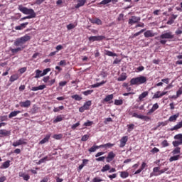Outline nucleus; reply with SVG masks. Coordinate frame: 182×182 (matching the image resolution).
Listing matches in <instances>:
<instances>
[{
  "mask_svg": "<svg viewBox=\"0 0 182 182\" xmlns=\"http://www.w3.org/2000/svg\"><path fill=\"white\" fill-rule=\"evenodd\" d=\"M28 41H31V37L28 35H25L21 38H17L14 43V46H16V48H11V51L12 53H18V52H21L25 48V44Z\"/></svg>",
  "mask_w": 182,
  "mask_h": 182,
  "instance_id": "1",
  "label": "nucleus"
},
{
  "mask_svg": "<svg viewBox=\"0 0 182 182\" xmlns=\"http://www.w3.org/2000/svg\"><path fill=\"white\" fill-rule=\"evenodd\" d=\"M160 44L161 45H166L167 43V40L166 39H174V34H173V32L167 31L164 32L161 36H160Z\"/></svg>",
  "mask_w": 182,
  "mask_h": 182,
  "instance_id": "2",
  "label": "nucleus"
},
{
  "mask_svg": "<svg viewBox=\"0 0 182 182\" xmlns=\"http://www.w3.org/2000/svg\"><path fill=\"white\" fill-rule=\"evenodd\" d=\"M18 10L24 15H28V16H31V18H36V13L32 9H28L26 7H23V6L20 5L18 6Z\"/></svg>",
  "mask_w": 182,
  "mask_h": 182,
  "instance_id": "3",
  "label": "nucleus"
},
{
  "mask_svg": "<svg viewBox=\"0 0 182 182\" xmlns=\"http://www.w3.org/2000/svg\"><path fill=\"white\" fill-rule=\"evenodd\" d=\"M147 82V78L144 76H140L135 78H132L130 80L131 85H143Z\"/></svg>",
  "mask_w": 182,
  "mask_h": 182,
  "instance_id": "4",
  "label": "nucleus"
},
{
  "mask_svg": "<svg viewBox=\"0 0 182 182\" xmlns=\"http://www.w3.org/2000/svg\"><path fill=\"white\" fill-rule=\"evenodd\" d=\"M141 19V18L139 16H132L129 19L128 23H129V25H130L132 26V25H134L135 23H139V22H140Z\"/></svg>",
  "mask_w": 182,
  "mask_h": 182,
  "instance_id": "5",
  "label": "nucleus"
},
{
  "mask_svg": "<svg viewBox=\"0 0 182 182\" xmlns=\"http://www.w3.org/2000/svg\"><path fill=\"white\" fill-rule=\"evenodd\" d=\"M103 39H106V37H105V36H90L89 38V41L90 42L103 41Z\"/></svg>",
  "mask_w": 182,
  "mask_h": 182,
  "instance_id": "6",
  "label": "nucleus"
},
{
  "mask_svg": "<svg viewBox=\"0 0 182 182\" xmlns=\"http://www.w3.org/2000/svg\"><path fill=\"white\" fill-rule=\"evenodd\" d=\"M22 144H26V139L22 138L13 143L14 147H18V146H22Z\"/></svg>",
  "mask_w": 182,
  "mask_h": 182,
  "instance_id": "7",
  "label": "nucleus"
},
{
  "mask_svg": "<svg viewBox=\"0 0 182 182\" xmlns=\"http://www.w3.org/2000/svg\"><path fill=\"white\" fill-rule=\"evenodd\" d=\"M18 177H22L25 181H28L31 178L29 174L25 173V172L22 171L18 173Z\"/></svg>",
  "mask_w": 182,
  "mask_h": 182,
  "instance_id": "8",
  "label": "nucleus"
},
{
  "mask_svg": "<svg viewBox=\"0 0 182 182\" xmlns=\"http://www.w3.org/2000/svg\"><path fill=\"white\" fill-rule=\"evenodd\" d=\"M127 140H129V137L127 136H123L120 140L119 147H124L126 146V143H127Z\"/></svg>",
  "mask_w": 182,
  "mask_h": 182,
  "instance_id": "9",
  "label": "nucleus"
},
{
  "mask_svg": "<svg viewBox=\"0 0 182 182\" xmlns=\"http://www.w3.org/2000/svg\"><path fill=\"white\" fill-rule=\"evenodd\" d=\"M145 38H153V36H156V33L153 32L151 30H148L144 33Z\"/></svg>",
  "mask_w": 182,
  "mask_h": 182,
  "instance_id": "10",
  "label": "nucleus"
},
{
  "mask_svg": "<svg viewBox=\"0 0 182 182\" xmlns=\"http://www.w3.org/2000/svg\"><path fill=\"white\" fill-rule=\"evenodd\" d=\"M114 157H116V154H114L113 151L109 152L107 157V163H110V161H112V160H113Z\"/></svg>",
  "mask_w": 182,
  "mask_h": 182,
  "instance_id": "11",
  "label": "nucleus"
},
{
  "mask_svg": "<svg viewBox=\"0 0 182 182\" xmlns=\"http://www.w3.org/2000/svg\"><path fill=\"white\" fill-rule=\"evenodd\" d=\"M43 89H46V85H42L38 87H33L31 88L32 92H38V90H43Z\"/></svg>",
  "mask_w": 182,
  "mask_h": 182,
  "instance_id": "12",
  "label": "nucleus"
},
{
  "mask_svg": "<svg viewBox=\"0 0 182 182\" xmlns=\"http://www.w3.org/2000/svg\"><path fill=\"white\" fill-rule=\"evenodd\" d=\"M28 22L23 23L20 26H17L15 27L16 31H22V29H25L26 28V26L28 25Z\"/></svg>",
  "mask_w": 182,
  "mask_h": 182,
  "instance_id": "13",
  "label": "nucleus"
},
{
  "mask_svg": "<svg viewBox=\"0 0 182 182\" xmlns=\"http://www.w3.org/2000/svg\"><path fill=\"white\" fill-rule=\"evenodd\" d=\"M86 2V0H77V4L75 5V8H76V9L80 8L81 6H83Z\"/></svg>",
  "mask_w": 182,
  "mask_h": 182,
  "instance_id": "14",
  "label": "nucleus"
},
{
  "mask_svg": "<svg viewBox=\"0 0 182 182\" xmlns=\"http://www.w3.org/2000/svg\"><path fill=\"white\" fill-rule=\"evenodd\" d=\"M21 107H29L31 106V100H26V102H20Z\"/></svg>",
  "mask_w": 182,
  "mask_h": 182,
  "instance_id": "15",
  "label": "nucleus"
},
{
  "mask_svg": "<svg viewBox=\"0 0 182 182\" xmlns=\"http://www.w3.org/2000/svg\"><path fill=\"white\" fill-rule=\"evenodd\" d=\"M182 128V121L179 122L176 125H175L173 127L171 128V132H174V130H178V129Z\"/></svg>",
  "mask_w": 182,
  "mask_h": 182,
  "instance_id": "16",
  "label": "nucleus"
},
{
  "mask_svg": "<svg viewBox=\"0 0 182 182\" xmlns=\"http://www.w3.org/2000/svg\"><path fill=\"white\" fill-rule=\"evenodd\" d=\"M49 139H50V134L46 135L45 138L40 141V144H45V143H48V141H49Z\"/></svg>",
  "mask_w": 182,
  "mask_h": 182,
  "instance_id": "17",
  "label": "nucleus"
},
{
  "mask_svg": "<svg viewBox=\"0 0 182 182\" xmlns=\"http://www.w3.org/2000/svg\"><path fill=\"white\" fill-rule=\"evenodd\" d=\"M19 113H21V111H14V112H11L9 114V119H12V117H16V116H18V114H19Z\"/></svg>",
  "mask_w": 182,
  "mask_h": 182,
  "instance_id": "18",
  "label": "nucleus"
},
{
  "mask_svg": "<svg viewBox=\"0 0 182 182\" xmlns=\"http://www.w3.org/2000/svg\"><path fill=\"white\" fill-rule=\"evenodd\" d=\"M42 76H43V73L42 72V70H36V75H35L34 77L36 79H39V77H41Z\"/></svg>",
  "mask_w": 182,
  "mask_h": 182,
  "instance_id": "19",
  "label": "nucleus"
},
{
  "mask_svg": "<svg viewBox=\"0 0 182 182\" xmlns=\"http://www.w3.org/2000/svg\"><path fill=\"white\" fill-rule=\"evenodd\" d=\"M113 146H114V144L107 143V144H105L100 145V149H102V148L110 149V147H113Z\"/></svg>",
  "mask_w": 182,
  "mask_h": 182,
  "instance_id": "20",
  "label": "nucleus"
},
{
  "mask_svg": "<svg viewBox=\"0 0 182 182\" xmlns=\"http://www.w3.org/2000/svg\"><path fill=\"white\" fill-rule=\"evenodd\" d=\"M0 134L2 136H9L11 134V131H8L6 129H0Z\"/></svg>",
  "mask_w": 182,
  "mask_h": 182,
  "instance_id": "21",
  "label": "nucleus"
},
{
  "mask_svg": "<svg viewBox=\"0 0 182 182\" xmlns=\"http://www.w3.org/2000/svg\"><path fill=\"white\" fill-rule=\"evenodd\" d=\"M98 149H100V146L94 145L88 149V151H90V153H95V151H96V150H97Z\"/></svg>",
  "mask_w": 182,
  "mask_h": 182,
  "instance_id": "22",
  "label": "nucleus"
},
{
  "mask_svg": "<svg viewBox=\"0 0 182 182\" xmlns=\"http://www.w3.org/2000/svg\"><path fill=\"white\" fill-rule=\"evenodd\" d=\"M180 116L179 114H174V115H172L169 118H168V122H176V120H177V118Z\"/></svg>",
  "mask_w": 182,
  "mask_h": 182,
  "instance_id": "23",
  "label": "nucleus"
},
{
  "mask_svg": "<svg viewBox=\"0 0 182 182\" xmlns=\"http://www.w3.org/2000/svg\"><path fill=\"white\" fill-rule=\"evenodd\" d=\"M149 95V92L145 91L144 92H142L139 97V100H140V102H141V100H143V99H144V97H146V96Z\"/></svg>",
  "mask_w": 182,
  "mask_h": 182,
  "instance_id": "24",
  "label": "nucleus"
},
{
  "mask_svg": "<svg viewBox=\"0 0 182 182\" xmlns=\"http://www.w3.org/2000/svg\"><path fill=\"white\" fill-rule=\"evenodd\" d=\"M119 173L121 178H127L129 177V172L127 171H120Z\"/></svg>",
  "mask_w": 182,
  "mask_h": 182,
  "instance_id": "25",
  "label": "nucleus"
},
{
  "mask_svg": "<svg viewBox=\"0 0 182 182\" xmlns=\"http://www.w3.org/2000/svg\"><path fill=\"white\" fill-rule=\"evenodd\" d=\"M10 166H11V161L8 160L4 163H3L1 168H8V167H9Z\"/></svg>",
  "mask_w": 182,
  "mask_h": 182,
  "instance_id": "26",
  "label": "nucleus"
},
{
  "mask_svg": "<svg viewBox=\"0 0 182 182\" xmlns=\"http://www.w3.org/2000/svg\"><path fill=\"white\" fill-rule=\"evenodd\" d=\"M91 23H96V25H102V20L100 18H95L90 20Z\"/></svg>",
  "mask_w": 182,
  "mask_h": 182,
  "instance_id": "27",
  "label": "nucleus"
},
{
  "mask_svg": "<svg viewBox=\"0 0 182 182\" xmlns=\"http://www.w3.org/2000/svg\"><path fill=\"white\" fill-rule=\"evenodd\" d=\"M90 106H92V101H87L86 102H85L83 107H85V109L86 110H89V107H90Z\"/></svg>",
  "mask_w": 182,
  "mask_h": 182,
  "instance_id": "28",
  "label": "nucleus"
},
{
  "mask_svg": "<svg viewBox=\"0 0 182 182\" xmlns=\"http://www.w3.org/2000/svg\"><path fill=\"white\" fill-rule=\"evenodd\" d=\"M126 79H127V76H126L125 74H122L118 77L117 80L118 82H123L126 80Z\"/></svg>",
  "mask_w": 182,
  "mask_h": 182,
  "instance_id": "29",
  "label": "nucleus"
},
{
  "mask_svg": "<svg viewBox=\"0 0 182 182\" xmlns=\"http://www.w3.org/2000/svg\"><path fill=\"white\" fill-rule=\"evenodd\" d=\"M62 120H63V117H62V115H58L54 119L53 123H59V122H62Z\"/></svg>",
  "mask_w": 182,
  "mask_h": 182,
  "instance_id": "30",
  "label": "nucleus"
},
{
  "mask_svg": "<svg viewBox=\"0 0 182 182\" xmlns=\"http://www.w3.org/2000/svg\"><path fill=\"white\" fill-rule=\"evenodd\" d=\"M105 83H106V81H102L101 82L94 84L91 86H92V87H100V86H103V85H105Z\"/></svg>",
  "mask_w": 182,
  "mask_h": 182,
  "instance_id": "31",
  "label": "nucleus"
},
{
  "mask_svg": "<svg viewBox=\"0 0 182 182\" xmlns=\"http://www.w3.org/2000/svg\"><path fill=\"white\" fill-rule=\"evenodd\" d=\"M72 99L77 100V102H80L82 100V97L78 95H74L71 96Z\"/></svg>",
  "mask_w": 182,
  "mask_h": 182,
  "instance_id": "32",
  "label": "nucleus"
},
{
  "mask_svg": "<svg viewBox=\"0 0 182 182\" xmlns=\"http://www.w3.org/2000/svg\"><path fill=\"white\" fill-rule=\"evenodd\" d=\"M105 55H107V56H112V57L117 56V54L109 50H105Z\"/></svg>",
  "mask_w": 182,
  "mask_h": 182,
  "instance_id": "33",
  "label": "nucleus"
},
{
  "mask_svg": "<svg viewBox=\"0 0 182 182\" xmlns=\"http://www.w3.org/2000/svg\"><path fill=\"white\" fill-rule=\"evenodd\" d=\"M18 79H19L18 75H13L10 77V82H15V80H18Z\"/></svg>",
  "mask_w": 182,
  "mask_h": 182,
  "instance_id": "34",
  "label": "nucleus"
},
{
  "mask_svg": "<svg viewBox=\"0 0 182 182\" xmlns=\"http://www.w3.org/2000/svg\"><path fill=\"white\" fill-rule=\"evenodd\" d=\"M108 170H110V165L107 164L102 168L101 169L102 173H105V171H108Z\"/></svg>",
  "mask_w": 182,
  "mask_h": 182,
  "instance_id": "35",
  "label": "nucleus"
},
{
  "mask_svg": "<svg viewBox=\"0 0 182 182\" xmlns=\"http://www.w3.org/2000/svg\"><path fill=\"white\" fill-rule=\"evenodd\" d=\"M175 140H178L182 143V134H178L174 136Z\"/></svg>",
  "mask_w": 182,
  "mask_h": 182,
  "instance_id": "36",
  "label": "nucleus"
},
{
  "mask_svg": "<svg viewBox=\"0 0 182 182\" xmlns=\"http://www.w3.org/2000/svg\"><path fill=\"white\" fill-rule=\"evenodd\" d=\"M113 99V94L107 95L105 99L104 102H110Z\"/></svg>",
  "mask_w": 182,
  "mask_h": 182,
  "instance_id": "37",
  "label": "nucleus"
},
{
  "mask_svg": "<svg viewBox=\"0 0 182 182\" xmlns=\"http://www.w3.org/2000/svg\"><path fill=\"white\" fill-rule=\"evenodd\" d=\"M178 159H180V155L173 156L169 159V161H176Z\"/></svg>",
  "mask_w": 182,
  "mask_h": 182,
  "instance_id": "38",
  "label": "nucleus"
},
{
  "mask_svg": "<svg viewBox=\"0 0 182 182\" xmlns=\"http://www.w3.org/2000/svg\"><path fill=\"white\" fill-rule=\"evenodd\" d=\"M173 146H174V147H178V146H181L182 142H181L180 141L177 140V141H173L172 143Z\"/></svg>",
  "mask_w": 182,
  "mask_h": 182,
  "instance_id": "39",
  "label": "nucleus"
},
{
  "mask_svg": "<svg viewBox=\"0 0 182 182\" xmlns=\"http://www.w3.org/2000/svg\"><path fill=\"white\" fill-rule=\"evenodd\" d=\"M114 105H116V106H120V105H123V100H114Z\"/></svg>",
  "mask_w": 182,
  "mask_h": 182,
  "instance_id": "40",
  "label": "nucleus"
},
{
  "mask_svg": "<svg viewBox=\"0 0 182 182\" xmlns=\"http://www.w3.org/2000/svg\"><path fill=\"white\" fill-rule=\"evenodd\" d=\"M111 0H102L99 3V5H107V4H110Z\"/></svg>",
  "mask_w": 182,
  "mask_h": 182,
  "instance_id": "41",
  "label": "nucleus"
},
{
  "mask_svg": "<svg viewBox=\"0 0 182 182\" xmlns=\"http://www.w3.org/2000/svg\"><path fill=\"white\" fill-rule=\"evenodd\" d=\"M74 28H76V25L73 24V23H70L67 26V29H68V31H70L72 29H74Z\"/></svg>",
  "mask_w": 182,
  "mask_h": 182,
  "instance_id": "42",
  "label": "nucleus"
},
{
  "mask_svg": "<svg viewBox=\"0 0 182 182\" xmlns=\"http://www.w3.org/2000/svg\"><path fill=\"white\" fill-rule=\"evenodd\" d=\"M53 137V139H55V140H60V139H62V137H63V135H62V134H54Z\"/></svg>",
  "mask_w": 182,
  "mask_h": 182,
  "instance_id": "43",
  "label": "nucleus"
},
{
  "mask_svg": "<svg viewBox=\"0 0 182 182\" xmlns=\"http://www.w3.org/2000/svg\"><path fill=\"white\" fill-rule=\"evenodd\" d=\"M82 93L85 96H89V95H92V93H93V90H88L87 91H84Z\"/></svg>",
  "mask_w": 182,
  "mask_h": 182,
  "instance_id": "44",
  "label": "nucleus"
},
{
  "mask_svg": "<svg viewBox=\"0 0 182 182\" xmlns=\"http://www.w3.org/2000/svg\"><path fill=\"white\" fill-rule=\"evenodd\" d=\"M92 124H93V122L87 120V122L84 123L83 126H85L86 127H87L92 126Z\"/></svg>",
  "mask_w": 182,
  "mask_h": 182,
  "instance_id": "45",
  "label": "nucleus"
},
{
  "mask_svg": "<svg viewBox=\"0 0 182 182\" xmlns=\"http://www.w3.org/2000/svg\"><path fill=\"white\" fill-rule=\"evenodd\" d=\"M159 97H161V96H160V91H157L153 96V99H159Z\"/></svg>",
  "mask_w": 182,
  "mask_h": 182,
  "instance_id": "46",
  "label": "nucleus"
},
{
  "mask_svg": "<svg viewBox=\"0 0 182 182\" xmlns=\"http://www.w3.org/2000/svg\"><path fill=\"white\" fill-rule=\"evenodd\" d=\"M181 151V148L180 147H176L173 151V154H179Z\"/></svg>",
  "mask_w": 182,
  "mask_h": 182,
  "instance_id": "47",
  "label": "nucleus"
},
{
  "mask_svg": "<svg viewBox=\"0 0 182 182\" xmlns=\"http://www.w3.org/2000/svg\"><path fill=\"white\" fill-rule=\"evenodd\" d=\"M87 140H89V135L88 134H85V135L82 136V138H81L82 141H87Z\"/></svg>",
  "mask_w": 182,
  "mask_h": 182,
  "instance_id": "48",
  "label": "nucleus"
},
{
  "mask_svg": "<svg viewBox=\"0 0 182 182\" xmlns=\"http://www.w3.org/2000/svg\"><path fill=\"white\" fill-rule=\"evenodd\" d=\"M141 120H144L145 122H149L150 120V117L147 116H141Z\"/></svg>",
  "mask_w": 182,
  "mask_h": 182,
  "instance_id": "49",
  "label": "nucleus"
},
{
  "mask_svg": "<svg viewBox=\"0 0 182 182\" xmlns=\"http://www.w3.org/2000/svg\"><path fill=\"white\" fill-rule=\"evenodd\" d=\"M79 126H80V122H78L74 124L73 125H72L71 129L73 130H75V129H76V127H79Z\"/></svg>",
  "mask_w": 182,
  "mask_h": 182,
  "instance_id": "50",
  "label": "nucleus"
},
{
  "mask_svg": "<svg viewBox=\"0 0 182 182\" xmlns=\"http://www.w3.org/2000/svg\"><path fill=\"white\" fill-rule=\"evenodd\" d=\"M0 120H1V122H7L8 116H6V115L1 116L0 117Z\"/></svg>",
  "mask_w": 182,
  "mask_h": 182,
  "instance_id": "51",
  "label": "nucleus"
},
{
  "mask_svg": "<svg viewBox=\"0 0 182 182\" xmlns=\"http://www.w3.org/2000/svg\"><path fill=\"white\" fill-rule=\"evenodd\" d=\"M132 117H136V119H141V115L134 112L132 114Z\"/></svg>",
  "mask_w": 182,
  "mask_h": 182,
  "instance_id": "52",
  "label": "nucleus"
},
{
  "mask_svg": "<svg viewBox=\"0 0 182 182\" xmlns=\"http://www.w3.org/2000/svg\"><path fill=\"white\" fill-rule=\"evenodd\" d=\"M153 172L156 173V174H157V173H160V167H159V166L154 167L153 168Z\"/></svg>",
  "mask_w": 182,
  "mask_h": 182,
  "instance_id": "53",
  "label": "nucleus"
},
{
  "mask_svg": "<svg viewBox=\"0 0 182 182\" xmlns=\"http://www.w3.org/2000/svg\"><path fill=\"white\" fill-rule=\"evenodd\" d=\"M49 72H50V68H46V69L43 70V76H45V75H48V73H49Z\"/></svg>",
  "mask_w": 182,
  "mask_h": 182,
  "instance_id": "54",
  "label": "nucleus"
},
{
  "mask_svg": "<svg viewBox=\"0 0 182 182\" xmlns=\"http://www.w3.org/2000/svg\"><path fill=\"white\" fill-rule=\"evenodd\" d=\"M167 170H168V168H165L162 170L159 169V173L158 174V176H160V174H163V173H166V171H167Z\"/></svg>",
  "mask_w": 182,
  "mask_h": 182,
  "instance_id": "55",
  "label": "nucleus"
},
{
  "mask_svg": "<svg viewBox=\"0 0 182 182\" xmlns=\"http://www.w3.org/2000/svg\"><path fill=\"white\" fill-rule=\"evenodd\" d=\"M67 84H68V82L61 81V82H59V86H61L62 87H63V86H66Z\"/></svg>",
  "mask_w": 182,
  "mask_h": 182,
  "instance_id": "56",
  "label": "nucleus"
},
{
  "mask_svg": "<svg viewBox=\"0 0 182 182\" xmlns=\"http://www.w3.org/2000/svg\"><path fill=\"white\" fill-rule=\"evenodd\" d=\"M108 177L110 180H113V178H116L117 177V174L113 173L112 175H109Z\"/></svg>",
  "mask_w": 182,
  "mask_h": 182,
  "instance_id": "57",
  "label": "nucleus"
},
{
  "mask_svg": "<svg viewBox=\"0 0 182 182\" xmlns=\"http://www.w3.org/2000/svg\"><path fill=\"white\" fill-rule=\"evenodd\" d=\"M182 95V90L179 89L177 92H176V97H180V96H181Z\"/></svg>",
  "mask_w": 182,
  "mask_h": 182,
  "instance_id": "58",
  "label": "nucleus"
},
{
  "mask_svg": "<svg viewBox=\"0 0 182 182\" xmlns=\"http://www.w3.org/2000/svg\"><path fill=\"white\" fill-rule=\"evenodd\" d=\"M105 159H106V156H101L96 159V161H104Z\"/></svg>",
  "mask_w": 182,
  "mask_h": 182,
  "instance_id": "59",
  "label": "nucleus"
},
{
  "mask_svg": "<svg viewBox=\"0 0 182 182\" xmlns=\"http://www.w3.org/2000/svg\"><path fill=\"white\" fill-rule=\"evenodd\" d=\"M160 126H167V122H159L158 123V127H160Z\"/></svg>",
  "mask_w": 182,
  "mask_h": 182,
  "instance_id": "60",
  "label": "nucleus"
},
{
  "mask_svg": "<svg viewBox=\"0 0 182 182\" xmlns=\"http://www.w3.org/2000/svg\"><path fill=\"white\" fill-rule=\"evenodd\" d=\"M53 83H55V80H49V81L47 82V86H52V85H53Z\"/></svg>",
  "mask_w": 182,
  "mask_h": 182,
  "instance_id": "61",
  "label": "nucleus"
},
{
  "mask_svg": "<svg viewBox=\"0 0 182 182\" xmlns=\"http://www.w3.org/2000/svg\"><path fill=\"white\" fill-rule=\"evenodd\" d=\"M160 151V149H159L158 148H156V147H154L151 151V153H159Z\"/></svg>",
  "mask_w": 182,
  "mask_h": 182,
  "instance_id": "62",
  "label": "nucleus"
},
{
  "mask_svg": "<svg viewBox=\"0 0 182 182\" xmlns=\"http://www.w3.org/2000/svg\"><path fill=\"white\" fill-rule=\"evenodd\" d=\"M162 146H163V147H167V146H168V142H167V140H164V141L162 142Z\"/></svg>",
  "mask_w": 182,
  "mask_h": 182,
  "instance_id": "63",
  "label": "nucleus"
},
{
  "mask_svg": "<svg viewBox=\"0 0 182 182\" xmlns=\"http://www.w3.org/2000/svg\"><path fill=\"white\" fill-rule=\"evenodd\" d=\"M103 181V179H101L100 178H94L93 182H101Z\"/></svg>",
  "mask_w": 182,
  "mask_h": 182,
  "instance_id": "64",
  "label": "nucleus"
}]
</instances>
